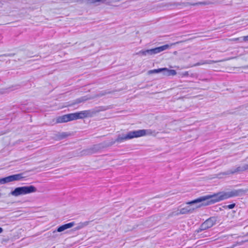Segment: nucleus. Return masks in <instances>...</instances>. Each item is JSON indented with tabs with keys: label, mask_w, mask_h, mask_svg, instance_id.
<instances>
[{
	"label": "nucleus",
	"mask_w": 248,
	"mask_h": 248,
	"mask_svg": "<svg viewBox=\"0 0 248 248\" xmlns=\"http://www.w3.org/2000/svg\"><path fill=\"white\" fill-rule=\"evenodd\" d=\"M87 98H84V97H82V98H79L77 100V102L78 103H80L81 102H83V101H86L87 100Z\"/></svg>",
	"instance_id": "aec40b11"
},
{
	"label": "nucleus",
	"mask_w": 248,
	"mask_h": 248,
	"mask_svg": "<svg viewBox=\"0 0 248 248\" xmlns=\"http://www.w3.org/2000/svg\"><path fill=\"white\" fill-rule=\"evenodd\" d=\"M235 203H233V204H229V205H227V207L229 209H232L235 207Z\"/></svg>",
	"instance_id": "4be33fe9"
},
{
	"label": "nucleus",
	"mask_w": 248,
	"mask_h": 248,
	"mask_svg": "<svg viewBox=\"0 0 248 248\" xmlns=\"http://www.w3.org/2000/svg\"><path fill=\"white\" fill-rule=\"evenodd\" d=\"M213 3L210 1H202V2H197L196 3V4H198V5H209V4H213Z\"/></svg>",
	"instance_id": "f3484780"
},
{
	"label": "nucleus",
	"mask_w": 248,
	"mask_h": 248,
	"mask_svg": "<svg viewBox=\"0 0 248 248\" xmlns=\"http://www.w3.org/2000/svg\"><path fill=\"white\" fill-rule=\"evenodd\" d=\"M242 40L244 42H248V35L242 37Z\"/></svg>",
	"instance_id": "5701e85b"
},
{
	"label": "nucleus",
	"mask_w": 248,
	"mask_h": 248,
	"mask_svg": "<svg viewBox=\"0 0 248 248\" xmlns=\"http://www.w3.org/2000/svg\"><path fill=\"white\" fill-rule=\"evenodd\" d=\"M180 212V210H177L175 211L172 212L170 215V216H178L179 215H181V213Z\"/></svg>",
	"instance_id": "a211bd4d"
},
{
	"label": "nucleus",
	"mask_w": 248,
	"mask_h": 248,
	"mask_svg": "<svg viewBox=\"0 0 248 248\" xmlns=\"http://www.w3.org/2000/svg\"><path fill=\"white\" fill-rule=\"evenodd\" d=\"M189 4L191 5H197V4H196V3H189Z\"/></svg>",
	"instance_id": "393cba45"
},
{
	"label": "nucleus",
	"mask_w": 248,
	"mask_h": 248,
	"mask_svg": "<svg viewBox=\"0 0 248 248\" xmlns=\"http://www.w3.org/2000/svg\"><path fill=\"white\" fill-rule=\"evenodd\" d=\"M37 191V188L33 186H23L16 188L10 194L13 196L18 197L20 195L29 194Z\"/></svg>",
	"instance_id": "39448f33"
},
{
	"label": "nucleus",
	"mask_w": 248,
	"mask_h": 248,
	"mask_svg": "<svg viewBox=\"0 0 248 248\" xmlns=\"http://www.w3.org/2000/svg\"><path fill=\"white\" fill-rule=\"evenodd\" d=\"M62 136L63 137H65L68 136V134H67L66 133H62Z\"/></svg>",
	"instance_id": "b1692460"
},
{
	"label": "nucleus",
	"mask_w": 248,
	"mask_h": 248,
	"mask_svg": "<svg viewBox=\"0 0 248 248\" xmlns=\"http://www.w3.org/2000/svg\"><path fill=\"white\" fill-rule=\"evenodd\" d=\"M160 72H163V68L149 70L148 72V74L150 75L153 74L159 73Z\"/></svg>",
	"instance_id": "2eb2a0df"
},
{
	"label": "nucleus",
	"mask_w": 248,
	"mask_h": 248,
	"mask_svg": "<svg viewBox=\"0 0 248 248\" xmlns=\"http://www.w3.org/2000/svg\"><path fill=\"white\" fill-rule=\"evenodd\" d=\"M247 170H248V164H245L242 167H238L235 169L229 170L225 172H223V174L224 175H229L237 172L245 171Z\"/></svg>",
	"instance_id": "9d476101"
},
{
	"label": "nucleus",
	"mask_w": 248,
	"mask_h": 248,
	"mask_svg": "<svg viewBox=\"0 0 248 248\" xmlns=\"http://www.w3.org/2000/svg\"><path fill=\"white\" fill-rule=\"evenodd\" d=\"M248 241V240H245V241H242V242L240 243V244L241 245V244H243V243L247 242Z\"/></svg>",
	"instance_id": "a878e982"
},
{
	"label": "nucleus",
	"mask_w": 248,
	"mask_h": 248,
	"mask_svg": "<svg viewBox=\"0 0 248 248\" xmlns=\"http://www.w3.org/2000/svg\"><path fill=\"white\" fill-rule=\"evenodd\" d=\"M247 235H248V234H247Z\"/></svg>",
	"instance_id": "cd10ccee"
},
{
	"label": "nucleus",
	"mask_w": 248,
	"mask_h": 248,
	"mask_svg": "<svg viewBox=\"0 0 248 248\" xmlns=\"http://www.w3.org/2000/svg\"><path fill=\"white\" fill-rule=\"evenodd\" d=\"M217 219L215 217H211L206 220L201 225L200 228L197 231L199 232L203 230H205L211 228L216 223Z\"/></svg>",
	"instance_id": "423d86ee"
},
{
	"label": "nucleus",
	"mask_w": 248,
	"mask_h": 248,
	"mask_svg": "<svg viewBox=\"0 0 248 248\" xmlns=\"http://www.w3.org/2000/svg\"><path fill=\"white\" fill-rule=\"evenodd\" d=\"M180 75L182 77L188 76L189 75L188 72L187 71L182 73L180 74Z\"/></svg>",
	"instance_id": "412c9836"
},
{
	"label": "nucleus",
	"mask_w": 248,
	"mask_h": 248,
	"mask_svg": "<svg viewBox=\"0 0 248 248\" xmlns=\"http://www.w3.org/2000/svg\"><path fill=\"white\" fill-rule=\"evenodd\" d=\"M222 61H222V60L217 61H213V60L203 61H201V62L196 63V64H195L194 65V66H199V65H203V64H211V63H216V62H222Z\"/></svg>",
	"instance_id": "4468645a"
},
{
	"label": "nucleus",
	"mask_w": 248,
	"mask_h": 248,
	"mask_svg": "<svg viewBox=\"0 0 248 248\" xmlns=\"http://www.w3.org/2000/svg\"><path fill=\"white\" fill-rule=\"evenodd\" d=\"M72 113L63 115L57 117L55 119L56 123H66L71 121H73Z\"/></svg>",
	"instance_id": "1a4fd4ad"
},
{
	"label": "nucleus",
	"mask_w": 248,
	"mask_h": 248,
	"mask_svg": "<svg viewBox=\"0 0 248 248\" xmlns=\"http://www.w3.org/2000/svg\"><path fill=\"white\" fill-rule=\"evenodd\" d=\"M155 134V131L151 129H141L136 131H132L128 132L127 134H119L117 138L113 142L118 143L123 142L125 140H131L133 138H139L146 135H152Z\"/></svg>",
	"instance_id": "7ed1b4c3"
},
{
	"label": "nucleus",
	"mask_w": 248,
	"mask_h": 248,
	"mask_svg": "<svg viewBox=\"0 0 248 248\" xmlns=\"http://www.w3.org/2000/svg\"><path fill=\"white\" fill-rule=\"evenodd\" d=\"M247 192L242 189L234 190L228 192H220L216 194L207 195L200 197L194 201L187 203L193 208V212L197 208L202 206L208 205L221 201H223L233 197H236Z\"/></svg>",
	"instance_id": "f257e3e1"
},
{
	"label": "nucleus",
	"mask_w": 248,
	"mask_h": 248,
	"mask_svg": "<svg viewBox=\"0 0 248 248\" xmlns=\"http://www.w3.org/2000/svg\"><path fill=\"white\" fill-rule=\"evenodd\" d=\"M229 40L231 41H234V42H237V41H239L240 42H244L242 40V37L232 38V39H229Z\"/></svg>",
	"instance_id": "6ab92c4d"
},
{
	"label": "nucleus",
	"mask_w": 248,
	"mask_h": 248,
	"mask_svg": "<svg viewBox=\"0 0 248 248\" xmlns=\"http://www.w3.org/2000/svg\"><path fill=\"white\" fill-rule=\"evenodd\" d=\"M2 232H3V229H2V228H0V233H1Z\"/></svg>",
	"instance_id": "bb28decb"
},
{
	"label": "nucleus",
	"mask_w": 248,
	"mask_h": 248,
	"mask_svg": "<svg viewBox=\"0 0 248 248\" xmlns=\"http://www.w3.org/2000/svg\"><path fill=\"white\" fill-rule=\"evenodd\" d=\"M179 42H177L171 44L170 45H165L162 46L157 47L154 48L147 49V50H141L137 53V54L141 56H147V55H153L157 53H159L164 50L169 49L171 46L175 44H178Z\"/></svg>",
	"instance_id": "20e7f679"
},
{
	"label": "nucleus",
	"mask_w": 248,
	"mask_h": 248,
	"mask_svg": "<svg viewBox=\"0 0 248 248\" xmlns=\"http://www.w3.org/2000/svg\"><path fill=\"white\" fill-rule=\"evenodd\" d=\"M72 114L73 120H75L88 117L90 114V111L89 110H83L78 112L73 113Z\"/></svg>",
	"instance_id": "6e6552de"
},
{
	"label": "nucleus",
	"mask_w": 248,
	"mask_h": 248,
	"mask_svg": "<svg viewBox=\"0 0 248 248\" xmlns=\"http://www.w3.org/2000/svg\"><path fill=\"white\" fill-rule=\"evenodd\" d=\"M75 225L74 222H71L65 224H64L61 226H60L58 228L57 231H54L53 232H62L66 229H69L73 227Z\"/></svg>",
	"instance_id": "9b49d317"
},
{
	"label": "nucleus",
	"mask_w": 248,
	"mask_h": 248,
	"mask_svg": "<svg viewBox=\"0 0 248 248\" xmlns=\"http://www.w3.org/2000/svg\"><path fill=\"white\" fill-rule=\"evenodd\" d=\"M163 74L166 76H175L177 73L174 70H170L167 68H163Z\"/></svg>",
	"instance_id": "f8f14e48"
},
{
	"label": "nucleus",
	"mask_w": 248,
	"mask_h": 248,
	"mask_svg": "<svg viewBox=\"0 0 248 248\" xmlns=\"http://www.w3.org/2000/svg\"><path fill=\"white\" fill-rule=\"evenodd\" d=\"M23 178V177L22 176V174L21 173L14 174L0 179V183L4 184L13 181H20Z\"/></svg>",
	"instance_id": "0eeeda50"
},
{
	"label": "nucleus",
	"mask_w": 248,
	"mask_h": 248,
	"mask_svg": "<svg viewBox=\"0 0 248 248\" xmlns=\"http://www.w3.org/2000/svg\"><path fill=\"white\" fill-rule=\"evenodd\" d=\"M88 224V222H81L79 224L78 226L76 228V229L77 230L83 228L84 227L87 226Z\"/></svg>",
	"instance_id": "dca6fc26"
},
{
	"label": "nucleus",
	"mask_w": 248,
	"mask_h": 248,
	"mask_svg": "<svg viewBox=\"0 0 248 248\" xmlns=\"http://www.w3.org/2000/svg\"><path fill=\"white\" fill-rule=\"evenodd\" d=\"M247 192L242 189L234 190L228 192H220L216 194L207 195L200 197L194 201L187 203L193 208V212L197 208L202 206L208 205L221 201H223L233 197H236Z\"/></svg>",
	"instance_id": "f03ea898"
},
{
	"label": "nucleus",
	"mask_w": 248,
	"mask_h": 248,
	"mask_svg": "<svg viewBox=\"0 0 248 248\" xmlns=\"http://www.w3.org/2000/svg\"><path fill=\"white\" fill-rule=\"evenodd\" d=\"M193 212V208H191L190 205L186 206L180 209V213L181 214H191Z\"/></svg>",
	"instance_id": "ddd939ff"
}]
</instances>
